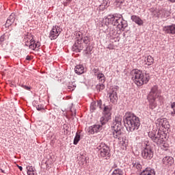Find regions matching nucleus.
I'll return each mask as SVG.
<instances>
[{
	"mask_svg": "<svg viewBox=\"0 0 175 175\" xmlns=\"http://www.w3.org/2000/svg\"><path fill=\"white\" fill-rule=\"evenodd\" d=\"M66 1H67V2L70 3V2H72V0H66Z\"/></svg>",
	"mask_w": 175,
	"mask_h": 175,
	"instance_id": "5fc2aeb1",
	"label": "nucleus"
},
{
	"mask_svg": "<svg viewBox=\"0 0 175 175\" xmlns=\"http://www.w3.org/2000/svg\"><path fill=\"white\" fill-rule=\"evenodd\" d=\"M108 28H109V33L110 35H114V33H116V29L112 28L111 27H108Z\"/></svg>",
	"mask_w": 175,
	"mask_h": 175,
	"instance_id": "79ce46f5",
	"label": "nucleus"
},
{
	"mask_svg": "<svg viewBox=\"0 0 175 175\" xmlns=\"http://www.w3.org/2000/svg\"><path fill=\"white\" fill-rule=\"evenodd\" d=\"M124 126L129 132L137 131L140 126V118L132 112H126L123 117Z\"/></svg>",
	"mask_w": 175,
	"mask_h": 175,
	"instance_id": "f257e3e1",
	"label": "nucleus"
},
{
	"mask_svg": "<svg viewBox=\"0 0 175 175\" xmlns=\"http://www.w3.org/2000/svg\"><path fill=\"white\" fill-rule=\"evenodd\" d=\"M75 72L77 75H83L85 72V70L82 64H79L75 66Z\"/></svg>",
	"mask_w": 175,
	"mask_h": 175,
	"instance_id": "4be33fe9",
	"label": "nucleus"
},
{
	"mask_svg": "<svg viewBox=\"0 0 175 175\" xmlns=\"http://www.w3.org/2000/svg\"><path fill=\"white\" fill-rule=\"evenodd\" d=\"M92 71L94 72V73L95 75H96V73H98V72H99V68H94L92 70Z\"/></svg>",
	"mask_w": 175,
	"mask_h": 175,
	"instance_id": "c03bdc74",
	"label": "nucleus"
},
{
	"mask_svg": "<svg viewBox=\"0 0 175 175\" xmlns=\"http://www.w3.org/2000/svg\"><path fill=\"white\" fill-rule=\"evenodd\" d=\"M102 6H104L105 9L109 8L110 6V0H103Z\"/></svg>",
	"mask_w": 175,
	"mask_h": 175,
	"instance_id": "c9c22d12",
	"label": "nucleus"
},
{
	"mask_svg": "<svg viewBox=\"0 0 175 175\" xmlns=\"http://www.w3.org/2000/svg\"><path fill=\"white\" fill-rule=\"evenodd\" d=\"M63 128L64 129H66V131H68L69 129V126L66 124H64Z\"/></svg>",
	"mask_w": 175,
	"mask_h": 175,
	"instance_id": "a18cd8bd",
	"label": "nucleus"
},
{
	"mask_svg": "<svg viewBox=\"0 0 175 175\" xmlns=\"http://www.w3.org/2000/svg\"><path fill=\"white\" fill-rule=\"evenodd\" d=\"M126 0H116L115 3H116V6H125V1Z\"/></svg>",
	"mask_w": 175,
	"mask_h": 175,
	"instance_id": "72a5a7b5",
	"label": "nucleus"
},
{
	"mask_svg": "<svg viewBox=\"0 0 175 175\" xmlns=\"http://www.w3.org/2000/svg\"><path fill=\"white\" fill-rule=\"evenodd\" d=\"M77 38H75L76 40L74 44L72 46V51L74 53H81L83 51V44L81 43L83 42V33H78L77 34Z\"/></svg>",
	"mask_w": 175,
	"mask_h": 175,
	"instance_id": "6e6552de",
	"label": "nucleus"
},
{
	"mask_svg": "<svg viewBox=\"0 0 175 175\" xmlns=\"http://www.w3.org/2000/svg\"><path fill=\"white\" fill-rule=\"evenodd\" d=\"M111 175H124V171L120 168L115 169Z\"/></svg>",
	"mask_w": 175,
	"mask_h": 175,
	"instance_id": "7c9ffc66",
	"label": "nucleus"
},
{
	"mask_svg": "<svg viewBox=\"0 0 175 175\" xmlns=\"http://www.w3.org/2000/svg\"><path fill=\"white\" fill-rule=\"evenodd\" d=\"M162 162L163 165H167V166H172V165L174 163V159L172 157L166 156L163 159Z\"/></svg>",
	"mask_w": 175,
	"mask_h": 175,
	"instance_id": "f3484780",
	"label": "nucleus"
},
{
	"mask_svg": "<svg viewBox=\"0 0 175 175\" xmlns=\"http://www.w3.org/2000/svg\"><path fill=\"white\" fill-rule=\"evenodd\" d=\"M132 79L134 80L135 84L138 87H141L143 84H147L150 81V75L145 73V75L139 69H133L131 71Z\"/></svg>",
	"mask_w": 175,
	"mask_h": 175,
	"instance_id": "7ed1b4c3",
	"label": "nucleus"
},
{
	"mask_svg": "<svg viewBox=\"0 0 175 175\" xmlns=\"http://www.w3.org/2000/svg\"><path fill=\"white\" fill-rule=\"evenodd\" d=\"M16 21V15L12 13L10 15L5 23V28H9Z\"/></svg>",
	"mask_w": 175,
	"mask_h": 175,
	"instance_id": "a211bd4d",
	"label": "nucleus"
},
{
	"mask_svg": "<svg viewBox=\"0 0 175 175\" xmlns=\"http://www.w3.org/2000/svg\"><path fill=\"white\" fill-rule=\"evenodd\" d=\"M128 27V21L124 20V18L122 17V15H121L120 18L119 19V22L118 23V25H116V28L119 29V31H125V28Z\"/></svg>",
	"mask_w": 175,
	"mask_h": 175,
	"instance_id": "f8f14e48",
	"label": "nucleus"
},
{
	"mask_svg": "<svg viewBox=\"0 0 175 175\" xmlns=\"http://www.w3.org/2000/svg\"><path fill=\"white\" fill-rule=\"evenodd\" d=\"M168 2H170L171 3H175V0H167Z\"/></svg>",
	"mask_w": 175,
	"mask_h": 175,
	"instance_id": "3c124183",
	"label": "nucleus"
},
{
	"mask_svg": "<svg viewBox=\"0 0 175 175\" xmlns=\"http://www.w3.org/2000/svg\"><path fill=\"white\" fill-rule=\"evenodd\" d=\"M109 99L110 102L113 103V105H117L118 102V96L117 95V90H111V92L109 93Z\"/></svg>",
	"mask_w": 175,
	"mask_h": 175,
	"instance_id": "2eb2a0df",
	"label": "nucleus"
},
{
	"mask_svg": "<svg viewBox=\"0 0 175 175\" xmlns=\"http://www.w3.org/2000/svg\"><path fill=\"white\" fill-rule=\"evenodd\" d=\"M96 151H98V155L103 159L109 160L111 157V154L110 153V147L107 146L106 144L101 142L98 144L95 147Z\"/></svg>",
	"mask_w": 175,
	"mask_h": 175,
	"instance_id": "39448f33",
	"label": "nucleus"
},
{
	"mask_svg": "<svg viewBox=\"0 0 175 175\" xmlns=\"http://www.w3.org/2000/svg\"><path fill=\"white\" fill-rule=\"evenodd\" d=\"M110 120H111V118H109L108 116L107 117L105 116V115H103V116L100 118V125H102V126L106 125V124H107Z\"/></svg>",
	"mask_w": 175,
	"mask_h": 175,
	"instance_id": "5701e85b",
	"label": "nucleus"
},
{
	"mask_svg": "<svg viewBox=\"0 0 175 175\" xmlns=\"http://www.w3.org/2000/svg\"><path fill=\"white\" fill-rule=\"evenodd\" d=\"M18 169L21 172H23V167L22 166L18 165Z\"/></svg>",
	"mask_w": 175,
	"mask_h": 175,
	"instance_id": "603ef678",
	"label": "nucleus"
},
{
	"mask_svg": "<svg viewBox=\"0 0 175 175\" xmlns=\"http://www.w3.org/2000/svg\"><path fill=\"white\" fill-rule=\"evenodd\" d=\"M139 175H155V170L148 167L146 170H144Z\"/></svg>",
	"mask_w": 175,
	"mask_h": 175,
	"instance_id": "412c9836",
	"label": "nucleus"
},
{
	"mask_svg": "<svg viewBox=\"0 0 175 175\" xmlns=\"http://www.w3.org/2000/svg\"><path fill=\"white\" fill-rule=\"evenodd\" d=\"M154 64V58L151 55H148L146 58V65H148V66H150V65H152Z\"/></svg>",
	"mask_w": 175,
	"mask_h": 175,
	"instance_id": "c756f323",
	"label": "nucleus"
},
{
	"mask_svg": "<svg viewBox=\"0 0 175 175\" xmlns=\"http://www.w3.org/2000/svg\"><path fill=\"white\" fill-rule=\"evenodd\" d=\"M103 130V126L101 124H94L91 126H89L88 129V132L90 135H94L95 133H98Z\"/></svg>",
	"mask_w": 175,
	"mask_h": 175,
	"instance_id": "9b49d317",
	"label": "nucleus"
},
{
	"mask_svg": "<svg viewBox=\"0 0 175 175\" xmlns=\"http://www.w3.org/2000/svg\"><path fill=\"white\" fill-rule=\"evenodd\" d=\"M102 105H103V102H102V100H97V106L98 107H99V109L100 110H102L103 109V107H102Z\"/></svg>",
	"mask_w": 175,
	"mask_h": 175,
	"instance_id": "a19ab883",
	"label": "nucleus"
},
{
	"mask_svg": "<svg viewBox=\"0 0 175 175\" xmlns=\"http://www.w3.org/2000/svg\"><path fill=\"white\" fill-rule=\"evenodd\" d=\"M61 31L62 30L59 26L58 25L53 26L49 33V38H51V40H55V39H57V38L59 36Z\"/></svg>",
	"mask_w": 175,
	"mask_h": 175,
	"instance_id": "9d476101",
	"label": "nucleus"
},
{
	"mask_svg": "<svg viewBox=\"0 0 175 175\" xmlns=\"http://www.w3.org/2000/svg\"><path fill=\"white\" fill-rule=\"evenodd\" d=\"M122 116H116L111 124V131H121L122 129Z\"/></svg>",
	"mask_w": 175,
	"mask_h": 175,
	"instance_id": "1a4fd4ad",
	"label": "nucleus"
},
{
	"mask_svg": "<svg viewBox=\"0 0 175 175\" xmlns=\"http://www.w3.org/2000/svg\"><path fill=\"white\" fill-rule=\"evenodd\" d=\"M29 47V49H31V50L34 51L36 49H39V47H40V43L39 42V41L36 42V41L33 40V38H32L30 40V44Z\"/></svg>",
	"mask_w": 175,
	"mask_h": 175,
	"instance_id": "aec40b11",
	"label": "nucleus"
},
{
	"mask_svg": "<svg viewBox=\"0 0 175 175\" xmlns=\"http://www.w3.org/2000/svg\"><path fill=\"white\" fill-rule=\"evenodd\" d=\"M105 88V86L104 83H99L96 86V89L98 92H100V91H103Z\"/></svg>",
	"mask_w": 175,
	"mask_h": 175,
	"instance_id": "2f4dec72",
	"label": "nucleus"
},
{
	"mask_svg": "<svg viewBox=\"0 0 175 175\" xmlns=\"http://www.w3.org/2000/svg\"><path fill=\"white\" fill-rule=\"evenodd\" d=\"M26 61H31V56L27 55V56L26 57Z\"/></svg>",
	"mask_w": 175,
	"mask_h": 175,
	"instance_id": "8fccbe9b",
	"label": "nucleus"
},
{
	"mask_svg": "<svg viewBox=\"0 0 175 175\" xmlns=\"http://www.w3.org/2000/svg\"><path fill=\"white\" fill-rule=\"evenodd\" d=\"M83 54L85 55H90L91 54V51H92V49L91 48V45H84Z\"/></svg>",
	"mask_w": 175,
	"mask_h": 175,
	"instance_id": "bb28decb",
	"label": "nucleus"
},
{
	"mask_svg": "<svg viewBox=\"0 0 175 175\" xmlns=\"http://www.w3.org/2000/svg\"><path fill=\"white\" fill-rule=\"evenodd\" d=\"M161 148H162L163 150H165V151L167 150V146H165V145H163Z\"/></svg>",
	"mask_w": 175,
	"mask_h": 175,
	"instance_id": "49530a36",
	"label": "nucleus"
},
{
	"mask_svg": "<svg viewBox=\"0 0 175 175\" xmlns=\"http://www.w3.org/2000/svg\"><path fill=\"white\" fill-rule=\"evenodd\" d=\"M27 170L28 175H36V173H35V168L33 166H27Z\"/></svg>",
	"mask_w": 175,
	"mask_h": 175,
	"instance_id": "c85d7f7f",
	"label": "nucleus"
},
{
	"mask_svg": "<svg viewBox=\"0 0 175 175\" xmlns=\"http://www.w3.org/2000/svg\"><path fill=\"white\" fill-rule=\"evenodd\" d=\"M25 46H28V44H25Z\"/></svg>",
	"mask_w": 175,
	"mask_h": 175,
	"instance_id": "6e6d98bb",
	"label": "nucleus"
},
{
	"mask_svg": "<svg viewBox=\"0 0 175 175\" xmlns=\"http://www.w3.org/2000/svg\"><path fill=\"white\" fill-rule=\"evenodd\" d=\"M163 31L168 35H175V24L164 26Z\"/></svg>",
	"mask_w": 175,
	"mask_h": 175,
	"instance_id": "4468645a",
	"label": "nucleus"
},
{
	"mask_svg": "<svg viewBox=\"0 0 175 175\" xmlns=\"http://www.w3.org/2000/svg\"><path fill=\"white\" fill-rule=\"evenodd\" d=\"M75 88H76V85H70L68 86V89L70 91H75Z\"/></svg>",
	"mask_w": 175,
	"mask_h": 175,
	"instance_id": "37998d69",
	"label": "nucleus"
},
{
	"mask_svg": "<svg viewBox=\"0 0 175 175\" xmlns=\"http://www.w3.org/2000/svg\"><path fill=\"white\" fill-rule=\"evenodd\" d=\"M69 2L66 1V2L64 3V6H69Z\"/></svg>",
	"mask_w": 175,
	"mask_h": 175,
	"instance_id": "09e8293b",
	"label": "nucleus"
},
{
	"mask_svg": "<svg viewBox=\"0 0 175 175\" xmlns=\"http://www.w3.org/2000/svg\"><path fill=\"white\" fill-rule=\"evenodd\" d=\"M157 124H159V126H162L165 129H170V124L166 118L157 119Z\"/></svg>",
	"mask_w": 175,
	"mask_h": 175,
	"instance_id": "dca6fc26",
	"label": "nucleus"
},
{
	"mask_svg": "<svg viewBox=\"0 0 175 175\" xmlns=\"http://www.w3.org/2000/svg\"><path fill=\"white\" fill-rule=\"evenodd\" d=\"M91 39L88 36L83 37L82 39L81 44H83V50H84V46L85 45H91L90 41Z\"/></svg>",
	"mask_w": 175,
	"mask_h": 175,
	"instance_id": "a878e982",
	"label": "nucleus"
},
{
	"mask_svg": "<svg viewBox=\"0 0 175 175\" xmlns=\"http://www.w3.org/2000/svg\"><path fill=\"white\" fill-rule=\"evenodd\" d=\"M157 99L160 103H163V96L161 95V90H159L158 85H155L151 88L150 92L147 96V100L149 103V109L154 110L158 106Z\"/></svg>",
	"mask_w": 175,
	"mask_h": 175,
	"instance_id": "f03ea898",
	"label": "nucleus"
},
{
	"mask_svg": "<svg viewBox=\"0 0 175 175\" xmlns=\"http://www.w3.org/2000/svg\"><path fill=\"white\" fill-rule=\"evenodd\" d=\"M96 76L99 83H105V82L106 81V77H105V75L102 72L98 73Z\"/></svg>",
	"mask_w": 175,
	"mask_h": 175,
	"instance_id": "b1692460",
	"label": "nucleus"
},
{
	"mask_svg": "<svg viewBox=\"0 0 175 175\" xmlns=\"http://www.w3.org/2000/svg\"><path fill=\"white\" fill-rule=\"evenodd\" d=\"M0 170H1V173H5V170H2V169H1Z\"/></svg>",
	"mask_w": 175,
	"mask_h": 175,
	"instance_id": "864d4df0",
	"label": "nucleus"
},
{
	"mask_svg": "<svg viewBox=\"0 0 175 175\" xmlns=\"http://www.w3.org/2000/svg\"><path fill=\"white\" fill-rule=\"evenodd\" d=\"M70 111H71V116H72V117L76 116V111H75V113H73V111H72V108H70Z\"/></svg>",
	"mask_w": 175,
	"mask_h": 175,
	"instance_id": "de8ad7c7",
	"label": "nucleus"
},
{
	"mask_svg": "<svg viewBox=\"0 0 175 175\" xmlns=\"http://www.w3.org/2000/svg\"><path fill=\"white\" fill-rule=\"evenodd\" d=\"M113 137L114 139H119L121 137V135H122V132L121 130H114L112 131Z\"/></svg>",
	"mask_w": 175,
	"mask_h": 175,
	"instance_id": "cd10ccee",
	"label": "nucleus"
},
{
	"mask_svg": "<svg viewBox=\"0 0 175 175\" xmlns=\"http://www.w3.org/2000/svg\"><path fill=\"white\" fill-rule=\"evenodd\" d=\"M19 87H22V88H24V90H27V91H29L31 90V87L27 86L23 83H19Z\"/></svg>",
	"mask_w": 175,
	"mask_h": 175,
	"instance_id": "58836bf2",
	"label": "nucleus"
},
{
	"mask_svg": "<svg viewBox=\"0 0 175 175\" xmlns=\"http://www.w3.org/2000/svg\"><path fill=\"white\" fill-rule=\"evenodd\" d=\"M36 109L38 111H44V107L42 105H38V106H36Z\"/></svg>",
	"mask_w": 175,
	"mask_h": 175,
	"instance_id": "ea45409f",
	"label": "nucleus"
},
{
	"mask_svg": "<svg viewBox=\"0 0 175 175\" xmlns=\"http://www.w3.org/2000/svg\"><path fill=\"white\" fill-rule=\"evenodd\" d=\"M80 133H81V131H78L76 133V135H75V137L74 141H73V144H75V146H77V144L80 142V139H81Z\"/></svg>",
	"mask_w": 175,
	"mask_h": 175,
	"instance_id": "393cba45",
	"label": "nucleus"
},
{
	"mask_svg": "<svg viewBox=\"0 0 175 175\" xmlns=\"http://www.w3.org/2000/svg\"><path fill=\"white\" fill-rule=\"evenodd\" d=\"M148 135L152 142L157 144V146L165 144V142L167 140V134L162 133V131L157 129H153Z\"/></svg>",
	"mask_w": 175,
	"mask_h": 175,
	"instance_id": "20e7f679",
	"label": "nucleus"
},
{
	"mask_svg": "<svg viewBox=\"0 0 175 175\" xmlns=\"http://www.w3.org/2000/svg\"><path fill=\"white\" fill-rule=\"evenodd\" d=\"M142 157L146 161H151L154 157V148L149 143L146 144V146L142 149Z\"/></svg>",
	"mask_w": 175,
	"mask_h": 175,
	"instance_id": "0eeeda50",
	"label": "nucleus"
},
{
	"mask_svg": "<svg viewBox=\"0 0 175 175\" xmlns=\"http://www.w3.org/2000/svg\"><path fill=\"white\" fill-rule=\"evenodd\" d=\"M121 16L122 15L120 14L108 15L107 17L104 20L105 25H106L107 29H109V25L117 27Z\"/></svg>",
	"mask_w": 175,
	"mask_h": 175,
	"instance_id": "423d86ee",
	"label": "nucleus"
},
{
	"mask_svg": "<svg viewBox=\"0 0 175 175\" xmlns=\"http://www.w3.org/2000/svg\"><path fill=\"white\" fill-rule=\"evenodd\" d=\"M6 34L4 33L0 37V44H3L5 40H6Z\"/></svg>",
	"mask_w": 175,
	"mask_h": 175,
	"instance_id": "4c0bfd02",
	"label": "nucleus"
},
{
	"mask_svg": "<svg viewBox=\"0 0 175 175\" xmlns=\"http://www.w3.org/2000/svg\"><path fill=\"white\" fill-rule=\"evenodd\" d=\"M171 116L174 117L175 116V102L171 103Z\"/></svg>",
	"mask_w": 175,
	"mask_h": 175,
	"instance_id": "f704fd0d",
	"label": "nucleus"
},
{
	"mask_svg": "<svg viewBox=\"0 0 175 175\" xmlns=\"http://www.w3.org/2000/svg\"><path fill=\"white\" fill-rule=\"evenodd\" d=\"M133 167H136V169H137V170H142V164H140V163L137 162V163H133Z\"/></svg>",
	"mask_w": 175,
	"mask_h": 175,
	"instance_id": "e433bc0d",
	"label": "nucleus"
},
{
	"mask_svg": "<svg viewBox=\"0 0 175 175\" xmlns=\"http://www.w3.org/2000/svg\"><path fill=\"white\" fill-rule=\"evenodd\" d=\"M131 20H132L133 23H135V24H137L139 27H142V25L144 24L143 20H142V18H140L138 16L136 15H132L131 16Z\"/></svg>",
	"mask_w": 175,
	"mask_h": 175,
	"instance_id": "6ab92c4d",
	"label": "nucleus"
},
{
	"mask_svg": "<svg viewBox=\"0 0 175 175\" xmlns=\"http://www.w3.org/2000/svg\"><path fill=\"white\" fill-rule=\"evenodd\" d=\"M111 105H106L105 103L103 104V116L105 117H108L111 118V110H112Z\"/></svg>",
	"mask_w": 175,
	"mask_h": 175,
	"instance_id": "ddd939ff",
	"label": "nucleus"
},
{
	"mask_svg": "<svg viewBox=\"0 0 175 175\" xmlns=\"http://www.w3.org/2000/svg\"><path fill=\"white\" fill-rule=\"evenodd\" d=\"M96 110V101H93L90 104V112L94 113Z\"/></svg>",
	"mask_w": 175,
	"mask_h": 175,
	"instance_id": "473e14b6",
	"label": "nucleus"
}]
</instances>
